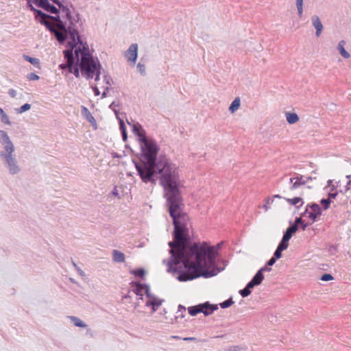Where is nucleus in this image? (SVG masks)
Returning a JSON list of instances; mask_svg holds the SVG:
<instances>
[{
  "mask_svg": "<svg viewBox=\"0 0 351 351\" xmlns=\"http://www.w3.org/2000/svg\"><path fill=\"white\" fill-rule=\"evenodd\" d=\"M141 153L137 155L141 162L132 159L138 175L145 183L156 184L158 178L165 191L179 186L178 169L165 155L158 154L159 146L155 140L148 138L140 143Z\"/></svg>",
  "mask_w": 351,
  "mask_h": 351,
  "instance_id": "1",
  "label": "nucleus"
},
{
  "mask_svg": "<svg viewBox=\"0 0 351 351\" xmlns=\"http://www.w3.org/2000/svg\"><path fill=\"white\" fill-rule=\"evenodd\" d=\"M170 261L168 264L167 271L173 272L178 276L177 279L180 282H186L199 278V274L194 275V267H202L200 264H195L191 262L192 256L190 253V245L186 246L180 240L173 237V241H169Z\"/></svg>",
  "mask_w": 351,
  "mask_h": 351,
  "instance_id": "2",
  "label": "nucleus"
},
{
  "mask_svg": "<svg viewBox=\"0 0 351 351\" xmlns=\"http://www.w3.org/2000/svg\"><path fill=\"white\" fill-rule=\"evenodd\" d=\"M223 242L216 245H210L206 241L193 242L190 245V253L195 264H200L202 267H194V275L199 274V277L208 278L217 275L223 268L218 267L217 259L219 256V250Z\"/></svg>",
  "mask_w": 351,
  "mask_h": 351,
  "instance_id": "3",
  "label": "nucleus"
},
{
  "mask_svg": "<svg viewBox=\"0 0 351 351\" xmlns=\"http://www.w3.org/2000/svg\"><path fill=\"white\" fill-rule=\"evenodd\" d=\"M165 192V197L167 198L169 213L173 220L172 236L189 246L192 243L187 227L189 217L186 213L183 212L184 204L179 186Z\"/></svg>",
  "mask_w": 351,
  "mask_h": 351,
  "instance_id": "4",
  "label": "nucleus"
},
{
  "mask_svg": "<svg viewBox=\"0 0 351 351\" xmlns=\"http://www.w3.org/2000/svg\"><path fill=\"white\" fill-rule=\"evenodd\" d=\"M26 7L33 12L36 21L45 26L50 33H55L59 38L62 36V34L58 33V28H63L66 21H64V16L60 15V10L53 4L50 3L49 1L43 9L47 13L36 8L29 1L27 2Z\"/></svg>",
  "mask_w": 351,
  "mask_h": 351,
  "instance_id": "5",
  "label": "nucleus"
},
{
  "mask_svg": "<svg viewBox=\"0 0 351 351\" xmlns=\"http://www.w3.org/2000/svg\"><path fill=\"white\" fill-rule=\"evenodd\" d=\"M58 33L62 34V36L59 38L55 33H50L57 40L60 45H65L67 49L64 51H70L73 53L74 49L77 46L76 43V38L78 36V28L75 26L67 25V23L64 25V27L58 28Z\"/></svg>",
  "mask_w": 351,
  "mask_h": 351,
  "instance_id": "6",
  "label": "nucleus"
},
{
  "mask_svg": "<svg viewBox=\"0 0 351 351\" xmlns=\"http://www.w3.org/2000/svg\"><path fill=\"white\" fill-rule=\"evenodd\" d=\"M0 140L1 144L3 145L5 149L8 152V154H2V156H4L5 158L10 172L12 173H15L19 171V169L16 165V161L12 156V153L13 152V145L10 142L6 132L3 130H0Z\"/></svg>",
  "mask_w": 351,
  "mask_h": 351,
  "instance_id": "7",
  "label": "nucleus"
},
{
  "mask_svg": "<svg viewBox=\"0 0 351 351\" xmlns=\"http://www.w3.org/2000/svg\"><path fill=\"white\" fill-rule=\"evenodd\" d=\"M73 55L75 57V62L81 63L83 69H85V63L91 62L94 60L93 56L90 53L88 45L86 43H84V45L82 48L74 49Z\"/></svg>",
  "mask_w": 351,
  "mask_h": 351,
  "instance_id": "8",
  "label": "nucleus"
},
{
  "mask_svg": "<svg viewBox=\"0 0 351 351\" xmlns=\"http://www.w3.org/2000/svg\"><path fill=\"white\" fill-rule=\"evenodd\" d=\"M90 63H85V69H83L81 63L77 62L75 61V64H72L70 66L69 70V73H73L75 77H80V73L81 72L82 75L86 76L87 79H92L91 74H88L90 72Z\"/></svg>",
  "mask_w": 351,
  "mask_h": 351,
  "instance_id": "9",
  "label": "nucleus"
},
{
  "mask_svg": "<svg viewBox=\"0 0 351 351\" xmlns=\"http://www.w3.org/2000/svg\"><path fill=\"white\" fill-rule=\"evenodd\" d=\"M307 207L311 210L310 213H308V218L313 222L317 221L322 214V208L318 204L315 202L308 204Z\"/></svg>",
  "mask_w": 351,
  "mask_h": 351,
  "instance_id": "10",
  "label": "nucleus"
},
{
  "mask_svg": "<svg viewBox=\"0 0 351 351\" xmlns=\"http://www.w3.org/2000/svg\"><path fill=\"white\" fill-rule=\"evenodd\" d=\"M132 126V132L137 136L139 144L149 138L147 136L145 130L139 123H133Z\"/></svg>",
  "mask_w": 351,
  "mask_h": 351,
  "instance_id": "11",
  "label": "nucleus"
},
{
  "mask_svg": "<svg viewBox=\"0 0 351 351\" xmlns=\"http://www.w3.org/2000/svg\"><path fill=\"white\" fill-rule=\"evenodd\" d=\"M90 72L88 73V74H91L92 75V78L93 77L94 75H95V80L96 82L99 81V79H100V74H101V64L99 62V61L98 60L97 58H96V60H93L91 63H90Z\"/></svg>",
  "mask_w": 351,
  "mask_h": 351,
  "instance_id": "12",
  "label": "nucleus"
},
{
  "mask_svg": "<svg viewBox=\"0 0 351 351\" xmlns=\"http://www.w3.org/2000/svg\"><path fill=\"white\" fill-rule=\"evenodd\" d=\"M63 55L64 59L66 60V62L60 64L59 65V67L62 70L68 69L69 71L70 66H71L72 64H75V57L73 53H72L70 51H63Z\"/></svg>",
  "mask_w": 351,
  "mask_h": 351,
  "instance_id": "13",
  "label": "nucleus"
},
{
  "mask_svg": "<svg viewBox=\"0 0 351 351\" xmlns=\"http://www.w3.org/2000/svg\"><path fill=\"white\" fill-rule=\"evenodd\" d=\"M58 9L60 10V12H61L64 14V21H66L67 25H71V23H72V26H75L73 25L74 19H73V15L71 14V11L69 8V7L67 5H64L63 4L62 1H61L60 4H59L58 5ZM62 16H63V15Z\"/></svg>",
  "mask_w": 351,
  "mask_h": 351,
  "instance_id": "14",
  "label": "nucleus"
},
{
  "mask_svg": "<svg viewBox=\"0 0 351 351\" xmlns=\"http://www.w3.org/2000/svg\"><path fill=\"white\" fill-rule=\"evenodd\" d=\"M125 56L133 64L136 63L138 58V45L136 43H133L129 47L125 52Z\"/></svg>",
  "mask_w": 351,
  "mask_h": 351,
  "instance_id": "15",
  "label": "nucleus"
},
{
  "mask_svg": "<svg viewBox=\"0 0 351 351\" xmlns=\"http://www.w3.org/2000/svg\"><path fill=\"white\" fill-rule=\"evenodd\" d=\"M200 308L203 311H201L205 316L211 315L215 311L218 309L217 304H212L209 302L199 304Z\"/></svg>",
  "mask_w": 351,
  "mask_h": 351,
  "instance_id": "16",
  "label": "nucleus"
},
{
  "mask_svg": "<svg viewBox=\"0 0 351 351\" xmlns=\"http://www.w3.org/2000/svg\"><path fill=\"white\" fill-rule=\"evenodd\" d=\"M164 302L163 299H160L156 296H154L150 300H147L145 302V306H151L152 313L157 311L159 306H160Z\"/></svg>",
  "mask_w": 351,
  "mask_h": 351,
  "instance_id": "17",
  "label": "nucleus"
},
{
  "mask_svg": "<svg viewBox=\"0 0 351 351\" xmlns=\"http://www.w3.org/2000/svg\"><path fill=\"white\" fill-rule=\"evenodd\" d=\"M114 112L116 114L117 119L119 121V130H120V132L121 133L123 141L124 142H126L127 140H128V133H127L126 125L125 124L123 119L119 117V113L118 110H114Z\"/></svg>",
  "mask_w": 351,
  "mask_h": 351,
  "instance_id": "18",
  "label": "nucleus"
},
{
  "mask_svg": "<svg viewBox=\"0 0 351 351\" xmlns=\"http://www.w3.org/2000/svg\"><path fill=\"white\" fill-rule=\"evenodd\" d=\"M289 226L284 232L282 238L289 241L292 236L298 230L299 226L296 224H293L291 221L289 222Z\"/></svg>",
  "mask_w": 351,
  "mask_h": 351,
  "instance_id": "19",
  "label": "nucleus"
},
{
  "mask_svg": "<svg viewBox=\"0 0 351 351\" xmlns=\"http://www.w3.org/2000/svg\"><path fill=\"white\" fill-rule=\"evenodd\" d=\"M311 21H312V24H313V27L316 29L315 35H316V36L319 37L320 36V34H322L323 29H324V27L320 21V19L318 16L313 15L311 17Z\"/></svg>",
  "mask_w": 351,
  "mask_h": 351,
  "instance_id": "20",
  "label": "nucleus"
},
{
  "mask_svg": "<svg viewBox=\"0 0 351 351\" xmlns=\"http://www.w3.org/2000/svg\"><path fill=\"white\" fill-rule=\"evenodd\" d=\"M81 108H82V114L84 117H86V120L93 126H95L96 128V126H97V121H96L95 117L91 114V113L90 112L88 109L86 107L84 106H82Z\"/></svg>",
  "mask_w": 351,
  "mask_h": 351,
  "instance_id": "21",
  "label": "nucleus"
},
{
  "mask_svg": "<svg viewBox=\"0 0 351 351\" xmlns=\"http://www.w3.org/2000/svg\"><path fill=\"white\" fill-rule=\"evenodd\" d=\"M112 258L113 261L116 263H123L125 261V257L123 252L117 250H114L112 252Z\"/></svg>",
  "mask_w": 351,
  "mask_h": 351,
  "instance_id": "22",
  "label": "nucleus"
},
{
  "mask_svg": "<svg viewBox=\"0 0 351 351\" xmlns=\"http://www.w3.org/2000/svg\"><path fill=\"white\" fill-rule=\"evenodd\" d=\"M304 176H299L296 177V180L293 183L291 186V190H295L298 189L301 185H304L306 183V180H305Z\"/></svg>",
  "mask_w": 351,
  "mask_h": 351,
  "instance_id": "23",
  "label": "nucleus"
},
{
  "mask_svg": "<svg viewBox=\"0 0 351 351\" xmlns=\"http://www.w3.org/2000/svg\"><path fill=\"white\" fill-rule=\"evenodd\" d=\"M136 282H141L140 281H132L130 283V285L133 288L132 291L137 296V295H140L143 294L144 287L135 284Z\"/></svg>",
  "mask_w": 351,
  "mask_h": 351,
  "instance_id": "24",
  "label": "nucleus"
},
{
  "mask_svg": "<svg viewBox=\"0 0 351 351\" xmlns=\"http://www.w3.org/2000/svg\"><path fill=\"white\" fill-rule=\"evenodd\" d=\"M286 118L289 124H294L299 121V117L295 112H286Z\"/></svg>",
  "mask_w": 351,
  "mask_h": 351,
  "instance_id": "25",
  "label": "nucleus"
},
{
  "mask_svg": "<svg viewBox=\"0 0 351 351\" xmlns=\"http://www.w3.org/2000/svg\"><path fill=\"white\" fill-rule=\"evenodd\" d=\"M346 44V42L344 40H341L337 46V49L340 53V54L344 58H349L350 55V53L345 49L344 45Z\"/></svg>",
  "mask_w": 351,
  "mask_h": 351,
  "instance_id": "26",
  "label": "nucleus"
},
{
  "mask_svg": "<svg viewBox=\"0 0 351 351\" xmlns=\"http://www.w3.org/2000/svg\"><path fill=\"white\" fill-rule=\"evenodd\" d=\"M130 274H133L136 278H140L141 279L145 278L146 271L144 268L139 267L130 271Z\"/></svg>",
  "mask_w": 351,
  "mask_h": 351,
  "instance_id": "27",
  "label": "nucleus"
},
{
  "mask_svg": "<svg viewBox=\"0 0 351 351\" xmlns=\"http://www.w3.org/2000/svg\"><path fill=\"white\" fill-rule=\"evenodd\" d=\"M23 60L29 62L34 66L38 68V69H40V60L38 58H32L29 56L23 55Z\"/></svg>",
  "mask_w": 351,
  "mask_h": 351,
  "instance_id": "28",
  "label": "nucleus"
},
{
  "mask_svg": "<svg viewBox=\"0 0 351 351\" xmlns=\"http://www.w3.org/2000/svg\"><path fill=\"white\" fill-rule=\"evenodd\" d=\"M241 105V100L239 97H236L229 106V111L231 113L236 112Z\"/></svg>",
  "mask_w": 351,
  "mask_h": 351,
  "instance_id": "29",
  "label": "nucleus"
},
{
  "mask_svg": "<svg viewBox=\"0 0 351 351\" xmlns=\"http://www.w3.org/2000/svg\"><path fill=\"white\" fill-rule=\"evenodd\" d=\"M136 284L144 287L143 291L145 292V295L148 300H150L155 296L151 293L150 287L148 284L141 282H136Z\"/></svg>",
  "mask_w": 351,
  "mask_h": 351,
  "instance_id": "30",
  "label": "nucleus"
},
{
  "mask_svg": "<svg viewBox=\"0 0 351 351\" xmlns=\"http://www.w3.org/2000/svg\"><path fill=\"white\" fill-rule=\"evenodd\" d=\"M69 319L71 320V322L73 323V324L80 328H86L87 324H86L82 320H81L80 318L75 317V316H69Z\"/></svg>",
  "mask_w": 351,
  "mask_h": 351,
  "instance_id": "31",
  "label": "nucleus"
},
{
  "mask_svg": "<svg viewBox=\"0 0 351 351\" xmlns=\"http://www.w3.org/2000/svg\"><path fill=\"white\" fill-rule=\"evenodd\" d=\"M187 310H188L189 313L191 316H195L198 313H201V311H203L202 310V308H200L199 304L192 306H189V307H188Z\"/></svg>",
  "mask_w": 351,
  "mask_h": 351,
  "instance_id": "32",
  "label": "nucleus"
},
{
  "mask_svg": "<svg viewBox=\"0 0 351 351\" xmlns=\"http://www.w3.org/2000/svg\"><path fill=\"white\" fill-rule=\"evenodd\" d=\"M263 279H264V274L258 270V271L256 273V274L252 278V280L254 283H256V285L258 286L261 284Z\"/></svg>",
  "mask_w": 351,
  "mask_h": 351,
  "instance_id": "33",
  "label": "nucleus"
},
{
  "mask_svg": "<svg viewBox=\"0 0 351 351\" xmlns=\"http://www.w3.org/2000/svg\"><path fill=\"white\" fill-rule=\"evenodd\" d=\"M285 199L291 205L296 206L299 202H301L300 205L298 206V207H300L304 204V202H303L302 199L300 197H295L293 198H285Z\"/></svg>",
  "mask_w": 351,
  "mask_h": 351,
  "instance_id": "34",
  "label": "nucleus"
},
{
  "mask_svg": "<svg viewBox=\"0 0 351 351\" xmlns=\"http://www.w3.org/2000/svg\"><path fill=\"white\" fill-rule=\"evenodd\" d=\"M32 3V5L34 4L36 7L44 9L49 0H27V2Z\"/></svg>",
  "mask_w": 351,
  "mask_h": 351,
  "instance_id": "35",
  "label": "nucleus"
},
{
  "mask_svg": "<svg viewBox=\"0 0 351 351\" xmlns=\"http://www.w3.org/2000/svg\"><path fill=\"white\" fill-rule=\"evenodd\" d=\"M294 224H300V228L302 230H305L306 228L310 225V223H306L304 220L302 219V217H297L295 219V223Z\"/></svg>",
  "mask_w": 351,
  "mask_h": 351,
  "instance_id": "36",
  "label": "nucleus"
},
{
  "mask_svg": "<svg viewBox=\"0 0 351 351\" xmlns=\"http://www.w3.org/2000/svg\"><path fill=\"white\" fill-rule=\"evenodd\" d=\"M178 308V313L180 312L181 313L176 316V319H178V318H184L186 315V307L182 304H179Z\"/></svg>",
  "mask_w": 351,
  "mask_h": 351,
  "instance_id": "37",
  "label": "nucleus"
},
{
  "mask_svg": "<svg viewBox=\"0 0 351 351\" xmlns=\"http://www.w3.org/2000/svg\"><path fill=\"white\" fill-rule=\"evenodd\" d=\"M233 304L234 301L232 300V298L230 297L228 300L223 301V302H221L219 304V306H221V308H227L232 306Z\"/></svg>",
  "mask_w": 351,
  "mask_h": 351,
  "instance_id": "38",
  "label": "nucleus"
},
{
  "mask_svg": "<svg viewBox=\"0 0 351 351\" xmlns=\"http://www.w3.org/2000/svg\"><path fill=\"white\" fill-rule=\"evenodd\" d=\"M296 7L298 9V16L301 18L303 14V0H296Z\"/></svg>",
  "mask_w": 351,
  "mask_h": 351,
  "instance_id": "39",
  "label": "nucleus"
},
{
  "mask_svg": "<svg viewBox=\"0 0 351 351\" xmlns=\"http://www.w3.org/2000/svg\"><path fill=\"white\" fill-rule=\"evenodd\" d=\"M331 202L332 201L328 198H323L320 201V204L324 210H327L330 207Z\"/></svg>",
  "mask_w": 351,
  "mask_h": 351,
  "instance_id": "40",
  "label": "nucleus"
},
{
  "mask_svg": "<svg viewBox=\"0 0 351 351\" xmlns=\"http://www.w3.org/2000/svg\"><path fill=\"white\" fill-rule=\"evenodd\" d=\"M289 241H288L284 238H282L281 241H280V243H278L277 247L280 248L282 250H285L287 249V247L289 246Z\"/></svg>",
  "mask_w": 351,
  "mask_h": 351,
  "instance_id": "41",
  "label": "nucleus"
},
{
  "mask_svg": "<svg viewBox=\"0 0 351 351\" xmlns=\"http://www.w3.org/2000/svg\"><path fill=\"white\" fill-rule=\"evenodd\" d=\"M0 116L1 118V121L5 124H10V121L8 115L4 112L2 108H0Z\"/></svg>",
  "mask_w": 351,
  "mask_h": 351,
  "instance_id": "42",
  "label": "nucleus"
},
{
  "mask_svg": "<svg viewBox=\"0 0 351 351\" xmlns=\"http://www.w3.org/2000/svg\"><path fill=\"white\" fill-rule=\"evenodd\" d=\"M239 293L243 298H246L251 294L252 291L245 286L244 289L239 290Z\"/></svg>",
  "mask_w": 351,
  "mask_h": 351,
  "instance_id": "43",
  "label": "nucleus"
},
{
  "mask_svg": "<svg viewBox=\"0 0 351 351\" xmlns=\"http://www.w3.org/2000/svg\"><path fill=\"white\" fill-rule=\"evenodd\" d=\"M73 25L77 28V24L80 23V26H82V22L80 19V14L79 13H76L75 16H73Z\"/></svg>",
  "mask_w": 351,
  "mask_h": 351,
  "instance_id": "44",
  "label": "nucleus"
},
{
  "mask_svg": "<svg viewBox=\"0 0 351 351\" xmlns=\"http://www.w3.org/2000/svg\"><path fill=\"white\" fill-rule=\"evenodd\" d=\"M26 77L29 81L38 80L40 79V77L35 73H30L27 74Z\"/></svg>",
  "mask_w": 351,
  "mask_h": 351,
  "instance_id": "45",
  "label": "nucleus"
},
{
  "mask_svg": "<svg viewBox=\"0 0 351 351\" xmlns=\"http://www.w3.org/2000/svg\"><path fill=\"white\" fill-rule=\"evenodd\" d=\"M334 278L330 274L325 273L322 275L320 280L322 281H330L333 280Z\"/></svg>",
  "mask_w": 351,
  "mask_h": 351,
  "instance_id": "46",
  "label": "nucleus"
},
{
  "mask_svg": "<svg viewBox=\"0 0 351 351\" xmlns=\"http://www.w3.org/2000/svg\"><path fill=\"white\" fill-rule=\"evenodd\" d=\"M137 69H138V71L142 75H146L145 71V66L144 64H142L141 62H138L137 64Z\"/></svg>",
  "mask_w": 351,
  "mask_h": 351,
  "instance_id": "47",
  "label": "nucleus"
},
{
  "mask_svg": "<svg viewBox=\"0 0 351 351\" xmlns=\"http://www.w3.org/2000/svg\"><path fill=\"white\" fill-rule=\"evenodd\" d=\"M282 250H281L280 248L278 247L276 248V250H275L274 253V255H273V257L275 258V259H279L282 257Z\"/></svg>",
  "mask_w": 351,
  "mask_h": 351,
  "instance_id": "48",
  "label": "nucleus"
},
{
  "mask_svg": "<svg viewBox=\"0 0 351 351\" xmlns=\"http://www.w3.org/2000/svg\"><path fill=\"white\" fill-rule=\"evenodd\" d=\"M72 264H73V267H75V269L77 271L78 274L80 276H84V272L76 265V263L73 261H72Z\"/></svg>",
  "mask_w": 351,
  "mask_h": 351,
  "instance_id": "49",
  "label": "nucleus"
},
{
  "mask_svg": "<svg viewBox=\"0 0 351 351\" xmlns=\"http://www.w3.org/2000/svg\"><path fill=\"white\" fill-rule=\"evenodd\" d=\"M76 43H77V45H82V47H84V43L82 39V36L80 34V32L78 31V36H77V38H76Z\"/></svg>",
  "mask_w": 351,
  "mask_h": 351,
  "instance_id": "50",
  "label": "nucleus"
},
{
  "mask_svg": "<svg viewBox=\"0 0 351 351\" xmlns=\"http://www.w3.org/2000/svg\"><path fill=\"white\" fill-rule=\"evenodd\" d=\"M271 266L267 265V263L266 265L261 267L258 271H260L262 274H263L264 271H270L271 270Z\"/></svg>",
  "mask_w": 351,
  "mask_h": 351,
  "instance_id": "51",
  "label": "nucleus"
},
{
  "mask_svg": "<svg viewBox=\"0 0 351 351\" xmlns=\"http://www.w3.org/2000/svg\"><path fill=\"white\" fill-rule=\"evenodd\" d=\"M338 195V192H335V193H328V199H335L336 197Z\"/></svg>",
  "mask_w": 351,
  "mask_h": 351,
  "instance_id": "52",
  "label": "nucleus"
},
{
  "mask_svg": "<svg viewBox=\"0 0 351 351\" xmlns=\"http://www.w3.org/2000/svg\"><path fill=\"white\" fill-rule=\"evenodd\" d=\"M327 186L328 187H330V191H335L336 189V186L335 185L332 184V180H328L327 182Z\"/></svg>",
  "mask_w": 351,
  "mask_h": 351,
  "instance_id": "53",
  "label": "nucleus"
},
{
  "mask_svg": "<svg viewBox=\"0 0 351 351\" xmlns=\"http://www.w3.org/2000/svg\"><path fill=\"white\" fill-rule=\"evenodd\" d=\"M104 82L108 84L111 85V83L112 82V79L110 76L105 75L104 76Z\"/></svg>",
  "mask_w": 351,
  "mask_h": 351,
  "instance_id": "54",
  "label": "nucleus"
},
{
  "mask_svg": "<svg viewBox=\"0 0 351 351\" xmlns=\"http://www.w3.org/2000/svg\"><path fill=\"white\" fill-rule=\"evenodd\" d=\"M255 286L257 285L252 280L246 285V287L249 288L250 290L253 289Z\"/></svg>",
  "mask_w": 351,
  "mask_h": 351,
  "instance_id": "55",
  "label": "nucleus"
},
{
  "mask_svg": "<svg viewBox=\"0 0 351 351\" xmlns=\"http://www.w3.org/2000/svg\"><path fill=\"white\" fill-rule=\"evenodd\" d=\"M277 259H275L274 257H271L267 262V265L269 266H272L273 265L275 264V263L276 262Z\"/></svg>",
  "mask_w": 351,
  "mask_h": 351,
  "instance_id": "56",
  "label": "nucleus"
},
{
  "mask_svg": "<svg viewBox=\"0 0 351 351\" xmlns=\"http://www.w3.org/2000/svg\"><path fill=\"white\" fill-rule=\"evenodd\" d=\"M119 105H120V104H119V102H117V103L116 101H112V102L111 103V104L109 106V108H111V109H112V110H113V111H114V110H116L114 108V107H119Z\"/></svg>",
  "mask_w": 351,
  "mask_h": 351,
  "instance_id": "57",
  "label": "nucleus"
},
{
  "mask_svg": "<svg viewBox=\"0 0 351 351\" xmlns=\"http://www.w3.org/2000/svg\"><path fill=\"white\" fill-rule=\"evenodd\" d=\"M138 302L135 303L134 308H136L139 306V300H143V294L137 295Z\"/></svg>",
  "mask_w": 351,
  "mask_h": 351,
  "instance_id": "58",
  "label": "nucleus"
},
{
  "mask_svg": "<svg viewBox=\"0 0 351 351\" xmlns=\"http://www.w3.org/2000/svg\"><path fill=\"white\" fill-rule=\"evenodd\" d=\"M93 90L94 92V94L95 96H98L100 95V91L99 90V88L95 86L94 87H93Z\"/></svg>",
  "mask_w": 351,
  "mask_h": 351,
  "instance_id": "59",
  "label": "nucleus"
},
{
  "mask_svg": "<svg viewBox=\"0 0 351 351\" xmlns=\"http://www.w3.org/2000/svg\"><path fill=\"white\" fill-rule=\"evenodd\" d=\"M308 213H310L309 208H308L306 206L304 212L301 214V216L302 217H305V216L308 217Z\"/></svg>",
  "mask_w": 351,
  "mask_h": 351,
  "instance_id": "60",
  "label": "nucleus"
},
{
  "mask_svg": "<svg viewBox=\"0 0 351 351\" xmlns=\"http://www.w3.org/2000/svg\"><path fill=\"white\" fill-rule=\"evenodd\" d=\"M30 108H31V104H27V103L23 104V112H25V111L29 110Z\"/></svg>",
  "mask_w": 351,
  "mask_h": 351,
  "instance_id": "61",
  "label": "nucleus"
},
{
  "mask_svg": "<svg viewBox=\"0 0 351 351\" xmlns=\"http://www.w3.org/2000/svg\"><path fill=\"white\" fill-rule=\"evenodd\" d=\"M110 90V88L109 87H106L104 92L102 93V95H101V97L102 98H104V97H107V93Z\"/></svg>",
  "mask_w": 351,
  "mask_h": 351,
  "instance_id": "62",
  "label": "nucleus"
},
{
  "mask_svg": "<svg viewBox=\"0 0 351 351\" xmlns=\"http://www.w3.org/2000/svg\"><path fill=\"white\" fill-rule=\"evenodd\" d=\"M111 154H112V157L113 158H121V156L120 154H119L117 152H112Z\"/></svg>",
  "mask_w": 351,
  "mask_h": 351,
  "instance_id": "63",
  "label": "nucleus"
},
{
  "mask_svg": "<svg viewBox=\"0 0 351 351\" xmlns=\"http://www.w3.org/2000/svg\"><path fill=\"white\" fill-rule=\"evenodd\" d=\"M9 95H10L11 97H15V95H16V91H15L14 90H12H12H9Z\"/></svg>",
  "mask_w": 351,
  "mask_h": 351,
  "instance_id": "64",
  "label": "nucleus"
}]
</instances>
